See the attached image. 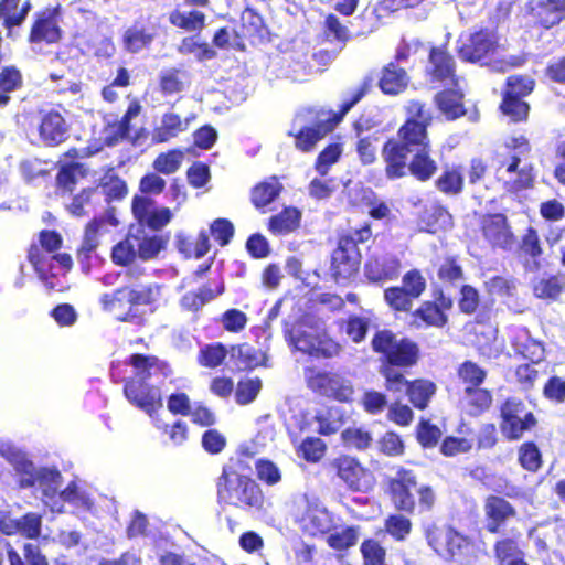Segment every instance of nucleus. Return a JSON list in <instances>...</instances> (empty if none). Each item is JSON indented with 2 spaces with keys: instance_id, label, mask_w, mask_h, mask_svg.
Masks as SVG:
<instances>
[{
  "instance_id": "nucleus-35",
  "label": "nucleus",
  "mask_w": 565,
  "mask_h": 565,
  "mask_svg": "<svg viewBox=\"0 0 565 565\" xmlns=\"http://www.w3.org/2000/svg\"><path fill=\"white\" fill-rule=\"evenodd\" d=\"M418 358V347L408 339L398 340L391 353L387 355L386 363L397 366H411L416 363Z\"/></svg>"
},
{
  "instance_id": "nucleus-45",
  "label": "nucleus",
  "mask_w": 565,
  "mask_h": 565,
  "mask_svg": "<svg viewBox=\"0 0 565 565\" xmlns=\"http://www.w3.org/2000/svg\"><path fill=\"white\" fill-rule=\"evenodd\" d=\"M457 375L463 387H475L483 384L487 371L472 361H465L459 365Z\"/></svg>"
},
{
  "instance_id": "nucleus-31",
  "label": "nucleus",
  "mask_w": 565,
  "mask_h": 565,
  "mask_svg": "<svg viewBox=\"0 0 565 565\" xmlns=\"http://www.w3.org/2000/svg\"><path fill=\"white\" fill-rule=\"evenodd\" d=\"M60 38L61 29L58 26L56 14L54 12H49L39 17L34 22L30 34V42L32 44H39L42 42L55 43Z\"/></svg>"
},
{
  "instance_id": "nucleus-7",
  "label": "nucleus",
  "mask_w": 565,
  "mask_h": 565,
  "mask_svg": "<svg viewBox=\"0 0 565 565\" xmlns=\"http://www.w3.org/2000/svg\"><path fill=\"white\" fill-rule=\"evenodd\" d=\"M534 88V81L530 76L512 75L507 79V89L501 103L502 113L512 121H522L527 118L530 106L522 100Z\"/></svg>"
},
{
  "instance_id": "nucleus-48",
  "label": "nucleus",
  "mask_w": 565,
  "mask_h": 565,
  "mask_svg": "<svg viewBox=\"0 0 565 565\" xmlns=\"http://www.w3.org/2000/svg\"><path fill=\"white\" fill-rule=\"evenodd\" d=\"M152 41V34L143 26L132 25L124 34V45L127 51L137 53L149 45Z\"/></svg>"
},
{
  "instance_id": "nucleus-10",
  "label": "nucleus",
  "mask_w": 565,
  "mask_h": 565,
  "mask_svg": "<svg viewBox=\"0 0 565 565\" xmlns=\"http://www.w3.org/2000/svg\"><path fill=\"white\" fill-rule=\"evenodd\" d=\"M498 36L493 30L481 29L469 35H461L458 40V55L461 60L471 63H483L497 51Z\"/></svg>"
},
{
  "instance_id": "nucleus-24",
  "label": "nucleus",
  "mask_w": 565,
  "mask_h": 565,
  "mask_svg": "<svg viewBox=\"0 0 565 565\" xmlns=\"http://www.w3.org/2000/svg\"><path fill=\"white\" fill-rule=\"evenodd\" d=\"M34 487L42 491L43 502L50 505L53 512H62L63 504L58 502L50 503L61 491L62 475L56 468L40 467L34 478Z\"/></svg>"
},
{
  "instance_id": "nucleus-13",
  "label": "nucleus",
  "mask_w": 565,
  "mask_h": 565,
  "mask_svg": "<svg viewBox=\"0 0 565 565\" xmlns=\"http://www.w3.org/2000/svg\"><path fill=\"white\" fill-rule=\"evenodd\" d=\"M361 254L352 241L340 238L332 254L331 271L338 282L345 281L359 270Z\"/></svg>"
},
{
  "instance_id": "nucleus-34",
  "label": "nucleus",
  "mask_w": 565,
  "mask_h": 565,
  "mask_svg": "<svg viewBox=\"0 0 565 565\" xmlns=\"http://www.w3.org/2000/svg\"><path fill=\"white\" fill-rule=\"evenodd\" d=\"M224 291L223 285H215L213 288L210 284L200 287L195 291H189L181 298V306L189 311H198L205 303L213 300L216 296Z\"/></svg>"
},
{
  "instance_id": "nucleus-38",
  "label": "nucleus",
  "mask_w": 565,
  "mask_h": 565,
  "mask_svg": "<svg viewBox=\"0 0 565 565\" xmlns=\"http://www.w3.org/2000/svg\"><path fill=\"white\" fill-rule=\"evenodd\" d=\"M97 203H99L98 193L95 189L88 188L72 196L71 202H65V206L72 215L83 216L93 212Z\"/></svg>"
},
{
  "instance_id": "nucleus-4",
  "label": "nucleus",
  "mask_w": 565,
  "mask_h": 565,
  "mask_svg": "<svg viewBox=\"0 0 565 565\" xmlns=\"http://www.w3.org/2000/svg\"><path fill=\"white\" fill-rule=\"evenodd\" d=\"M397 139H390L383 147L382 156L386 163L388 179H397L405 175L407 170V157L414 152V145H422V129L414 124H404Z\"/></svg>"
},
{
  "instance_id": "nucleus-19",
  "label": "nucleus",
  "mask_w": 565,
  "mask_h": 565,
  "mask_svg": "<svg viewBox=\"0 0 565 565\" xmlns=\"http://www.w3.org/2000/svg\"><path fill=\"white\" fill-rule=\"evenodd\" d=\"M481 228L483 237L492 247L509 250L515 245V238L508 225L507 217L501 213L483 216Z\"/></svg>"
},
{
  "instance_id": "nucleus-23",
  "label": "nucleus",
  "mask_w": 565,
  "mask_h": 565,
  "mask_svg": "<svg viewBox=\"0 0 565 565\" xmlns=\"http://www.w3.org/2000/svg\"><path fill=\"white\" fill-rule=\"evenodd\" d=\"M486 529L490 533H498L511 519L515 518L516 510L510 502L498 495H490L484 503Z\"/></svg>"
},
{
  "instance_id": "nucleus-33",
  "label": "nucleus",
  "mask_w": 565,
  "mask_h": 565,
  "mask_svg": "<svg viewBox=\"0 0 565 565\" xmlns=\"http://www.w3.org/2000/svg\"><path fill=\"white\" fill-rule=\"evenodd\" d=\"M420 225L429 233H436L439 230L451 227L452 217L450 213L440 204L430 203L425 206L419 216Z\"/></svg>"
},
{
  "instance_id": "nucleus-61",
  "label": "nucleus",
  "mask_w": 565,
  "mask_h": 565,
  "mask_svg": "<svg viewBox=\"0 0 565 565\" xmlns=\"http://www.w3.org/2000/svg\"><path fill=\"white\" fill-rule=\"evenodd\" d=\"M18 534L34 540L38 539L42 530V516L38 513L29 512L19 519Z\"/></svg>"
},
{
  "instance_id": "nucleus-43",
  "label": "nucleus",
  "mask_w": 565,
  "mask_h": 565,
  "mask_svg": "<svg viewBox=\"0 0 565 565\" xmlns=\"http://www.w3.org/2000/svg\"><path fill=\"white\" fill-rule=\"evenodd\" d=\"M281 184L276 178H271L256 185L252 192V201L256 207H265L270 204L279 195Z\"/></svg>"
},
{
  "instance_id": "nucleus-50",
  "label": "nucleus",
  "mask_w": 565,
  "mask_h": 565,
  "mask_svg": "<svg viewBox=\"0 0 565 565\" xmlns=\"http://www.w3.org/2000/svg\"><path fill=\"white\" fill-rule=\"evenodd\" d=\"M94 189L98 193V202L104 200L106 203H110L124 199L127 194V185L119 178H111L109 182L102 183Z\"/></svg>"
},
{
  "instance_id": "nucleus-27",
  "label": "nucleus",
  "mask_w": 565,
  "mask_h": 565,
  "mask_svg": "<svg viewBox=\"0 0 565 565\" xmlns=\"http://www.w3.org/2000/svg\"><path fill=\"white\" fill-rule=\"evenodd\" d=\"M532 14L541 26L551 29L565 18V0H536Z\"/></svg>"
},
{
  "instance_id": "nucleus-21",
  "label": "nucleus",
  "mask_w": 565,
  "mask_h": 565,
  "mask_svg": "<svg viewBox=\"0 0 565 565\" xmlns=\"http://www.w3.org/2000/svg\"><path fill=\"white\" fill-rule=\"evenodd\" d=\"M194 119V114L182 117L171 108L162 114L158 126L153 129L152 140L157 143L167 142L186 131Z\"/></svg>"
},
{
  "instance_id": "nucleus-64",
  "label": "nucleus",
  "mask_w": 565,
  "mask_h": 565,
  "mask_svg": "<svg viewBox=\"0 0 565 565\" xmlns=\"http://www.w3.org/2000/svg\"><path fill=\"white\" fill-rule=\"evenodd\" d=\"M403 288L411 297L417 299L426 289V279L418 269L407 271L402 279Z\"/></svg>"
},
{
  "instance_id": "nucleus-32",
  "label": "nucleus",
  "mask_w": 565,
  "mask_h": 565,
  "mask_svg": "<svg viewBox=\"0 0 565 565\" xmlns=\"http://www.w3.org/2000/svg\"><path fill=\"white\" fill-rule=\"evenodd\" d=\"M492 403L490 391L481 386L463 387L460 404L471 416H479L484 413Z\"/></svg>"
},
{
  "instance_id": "nucleus-22",
  "label": "nucleus",
  "mask_w": 565,
  "mask_h": 565,
  "mask_svg": "<svg viewBox=\"0 0 565 565\" xmlns=\"http://www.w3.org/2000/svg\"><path fill=\"white\" fill-rule=\"evenodd\" d=\"M117 225L118 221L110 213H106L100 217H94L86 225L83 243L78 249V257L82 260L89 259L92 253L99 245L100 236L109 232V226L116 227Z\"/></svg>"
},
{
  "instance_id": "nucleus-49",
  "label": "nucleus",
  "mask_w": 565,
  "mask_h": 565,
  "mask_svg": "<svg viewBox=\"0 0 565 565\" xmlns=\"http://www.w3.org/2000/svg\"><path fill=\"white\" fill-rule=\"evenodd\" d=\"M184 159V152L179 149L160 153L153 161V168L157 172L172 174L179 170Z\"/></svg>"
},
{
  "instance_id": "nucleus-8",
  "label": "nucleus",
  "mask_w": 565,
  "mask_h": 565,
  "mask_svg": "<svg viewBox=\"0 0 565 565\" xmlns=\"http://www.w3.org/2000/svg\"><path fill=\"white\" fill-rule=\"evenodd\" d=\"M428 542L435 552L446 559L469 563L475 557V544L451 527L437 536H429Z\"/></svg>"
},
{
  "instance_id": "nucleus-51",
  "label": "nucleus",
  "mask_w": 565,
  "mask_h": 565,
  "mask_svg": "<svg viewBox=\"0 0 565 565\" xmlns=\"http://www.w3.org/2000/svg\"><path fill=\"white\" fill-rule=\"evenodd\" d=\"M136 238L130 233L126 239L119 242L113 247L111 258L117 265H128L138 257L135 245Z\"/></svg>"
},
{
  "instance_id": "nucleus-28",
  "label": "nucleus",
  "mask_w": 565,
  "mask_h": 565,
  "mask_svg": "<svg viewBox=\"0 0 565 565\" xmlns=\"http://www.w3.org/2000/svg\"><path fill=\"white\" fill-rule=\"evenodd\" d=\"M409 77L404 67L390 62L382 70L379 87L385 95H398L406 89Z\"/></svg>"
},
{
  "instance_id": "nucleus-29",
  "label": "nucleus",
  "mask_w": 565,
  "mask_h": 565,
  "mask_svg": "<svg viewBox=\"0 0 565 565\" xmlns=\"http://www.w3.org/2000/svg\"><path fill=\"white\" fill-rule=\"evenodd\" d=\"M132 235L136 238L137 255L142 260L156 258L166 248L169 241L168 236L156 233L149 234L143 228H138Z\"/></svg>"
},
{
  "instance_id": "nucleus-2",
  "label": "nucleus",
  "mask_w": 565,
  "mask_h": 565,
  "mask_svg": "<svg viewBox=\"0 0 565 565\" xmlns=\"http://www.w3.org/2000/svg\"><path fill=\"white\" fill-rule=\"evenodd\" d=\"M530 151V145L525 137L512 138L497 152L498 180L504 183L508 191L518 192L531 185L533 180L532 168L523 162L521 156Z\"/></svg>"
},
{
  "instance_id": "nucleus-54",
  "label": "nucleus",
  "mask_w": 565,
  "mask_h": 565,
  "mask_svg": "<svg viewBox=\"0 0 565 565\" xmlns=\"http://www.w3.org/2000/svg\"><path fill=\"white\" fill-rule=\"evenodd\" d=\"M262 388V381L258 377L244 379L237 384L235 392V399L239 405H246L252 403Z\"/></svg>"
},
{
  "instance_id": "nucleus-47",
  "label": "nucleus",
  "mask_w": 565,
  "mask_h": 565,
  "mask_svg": "<svg viewBox=\"0 0 565 565\" xmlns=\"http://www.w3.org/2000/svg\"><path fill=\"white\" fill-rule=\"evenodd\" d=\"M408 119L405 124H414L422 129L423 140L427 139V127L431 122V114L419 100H411L406 106Z\"/></svg>"
},
{
  "instance_id": "nucleus-3",
  "label": "nucleus",
  "mask_w": 565,
  "mask_h": 565,
  "mask_svg": "<svg viewBox=\"0 0 565 565\" xmlns=\"http://www.w3.org/2000/svg\"><path fill=\"white\" fill-rule=\"evenodd\" d=\"M220 502L243 509H260L264 497L259 486L231 467H224L217 482Z\"/></svg>"
},
{
  "instance_id": "nucleus-62",
  "label": "nucleus",
  "mask_w": 565,
  "mask_h": 565,
  "mask_svg": "<svg viewBox=\"0 0 565 565\" xmlns=\"http://www.w3.org/2000/svg\"><path fill=\"white\" fill-rule=\"evenodd\" d=\"M486 289L493 296L512 297L516 290V284L512 278L494 276L486 281Z\"/></svg>"
},
{
  "instance_id": "nucleus-63",
  "label": "nucleus",
  "mask_w": 565,
  "mask_h": 565,
  "mask_svg": "<svg viewBox=\"0 0 565 565\" xmlns=\"http://www.w3.org/2000/svg\"><path fill=\"white\" fill-rule=\"evenodd\" d=\"M359 540V529L349 526L329 535L328 544L335 550H344L355 545Z\"/></svg>"
},
{
  "instance_id": "nucleus-25",
  "label": "nucleus",
  "mask_w": 565,
  "mask_h": 565,
  "mask_svg": "<svg viewBox=\"0 0 565 565\" xmlns=\"http://www.w3.org/2000/svg\"><path fill=\"white\" fill-rule=\"evenodd\" d=\"M427 72L434 82L457 85L455 61L449 53L440 47L431 49Z\"/></svg>"
},
{
  "instance_id": "nucleus-55",
  "label": "nucleus",
  "mask_w": 565,
  "mask_h": 565,
  "mask_svg": "<svg viewBox=\"0 0 565 565\" xmlns=\"http://www.w3.org/2000/svg\"><path fill=\"white\" fill-rule=\"evenodd\" d=\"M387 305L397 311H409L413 307V297L403 287H391L384 291Z\"/></svg>"
},
{
  "instance_id": "nucleus-20",
  "label": "nucleus",
  "mask_w": 565,
  "mask_h": 565,
  "mask_svg": "<svg viewBox=\"0 0 565 565\" xmlns=\"http://www.w3.org/2000/svg\"><path fill=\"white\" fill-rule=\"evenodd\" d=\"M39 135L45 146L55 147L63 143L68 138V125L64 116L54 109L42 111Z\"/></svg>"
},
{
  "instance_id": "nucleus-26",
  "label": "nucleus",
  "mask_w": 565,
  "mask_h": 565,
  "mask_svg": "<svg viewBox=\"0 0 565 565\" xmlns=\"http://www.w3.org/2000/svg\"><path fill=\"white\" fill-rule=\"evenodd\" d=\"M128 291H124L130 297V306L139 308L149 307V312L153 313L160 306L163 286L157 282L147 285L127 286Z\"/></svg>"
},
{
  "instance_id": "nucleus-44",
  "label": "nucleus",
  "mask_w": 565,
  "mask_h": 565,
  "mask_svg": "<svg viewBox=\"0 0 565 565\" xmlns=\"http://www.w3.org/2000/svg\"><path fill=\"white\" fill-rule=\"evenodd\" d=\"M565 280L559 276L542 277L534 281L533 291L537 298L555 300L563 291Z\"/></svg>"
},
{
  "instance_id": "nucleus-11",
  "label": "nucleus",
  "mask_w": 565,
  "mask_h": 565,
  "mask_svg": "<svg viewBox=\"0 0 565 565\" xmlns=\"http://www.w3.org/2000/svg\"><path fill=\"white\" fill-rule=\"evenodd\" d=\"M332 468L351 491L365 493L374 486L372 472L362 467L353 457L341 456L335 458L332 462Z\"/></svg>"
},
{
  "instance_id": "nucleus-57",
  "label": "nucleus",
  "mask_w": 565,
  "mask_h": 565,
  "mask_svg": "<svg viewBox=\"0 0 565 565\" xmlns=\"http://www.w3.org/2000/svg\"><path fill=\"white\" fill-rule=\"evenodd\" d=\"M226 349L221 343L206 344L201 348L199 363L206 367L218 366L226 356Z\"/></svg>"
},
{
  "instance_id": "nucleus-15",
  "label": "nucleus",
  "mask_w": 565,
  "mask_h": 565,
  "mask_svg": "<svg viewBox=\"0 0 565 565\" xmlns=\"http://www.w3.org/2000/svg\"><path fill=\"white\" fill-rule=\"evenodd\" d=\"M124 291H128L127 286L116 289L113 294H104L100 297L103 309L114 315L119 321L141 324L146 311L130 306V297L124 295Z\"/></svg>"
},
{
  "instance_id": "nucleus-56",
  "label": "nucleus",
  "mask_w": 565,
  "mask_h": 565,
  "mask_svg": "<svg viewBox=\"0 0 565 565\" xmlns=\"http://www.w3.org/2000/svg\"><path fill=\"white\" fill-rule=\"evenodd\" d=\"M170 21L175 26L188 31H195L203 26L204 14L199 11L180 12L175 11L170 15Z\"/></svg>"
},
{
  "instance_id": "nucleus-46",
  "label": "nucleus",
  "mask_w": 565,
  "mask_h": 565,
  "mask_svg": "<svg viewBox=\"0 0 565 565\" xmlns=\"http://www.w3.org/2000/svg\"><path fill=\"white\" fill-rule=\"evenodd\" d=\"M318 431L328 436L337 433L343 425V412L339 407H331L317 416Z\"/></svg>"
},
{
  "instance_id": "nucleus-18",
  "label": "nucleus",
  "mask_w": 565,
  "mask_h": 565,
  "mask_svg": "<svg viewBox=\"0 0 565 565\" xmlns=\"http://www.w3.org/2000/svg\"><path fill=\"white\" fill-rule=\"evenodd\" d=\"M308 383L311 390L339 402H348L353 395L351 381L335 373H317Z\"/></svg>"
},
{
  "instance_id": "nucleus-41",
  "label": "nucleus",
  "mask_w": 565,
  "mask_h": 565,
  "mask_svg": "<svg viewBox=\"0 0 565 565\" xmlns=\"http://www.w3.org/2000/svg\"><path fill=\"white\" fill-rule=\"evenodd\" d=\"M61 502H67L77 509L88 511L94 505V500L90 494L81 488L75 481H72L58 494Z\"/></svg>"
},
{
  "instance_id": "nucleus-60",
  "label": "nucleus",
  "mask_w": 565,
  "mask_h": 565,
  "mask_svg": "<svg viewBox=\"0 0 565 565\" xmlns=\"http://www.w3.org/2000/svg\"><path fill=\"white\" fill-rule=\"evenodd\" d=\"M342 153L339 143H331L326 147L318 156L315 168L320 175H326L330 167L335 163Z\"/></svg>"
},
{
  "instance_id": "nucleus-6",
  "label": "nucleus",
  "mask_w": 565,
  "mask_h": 565,
  "mask_svg": "<svg viewBox=\"0 0 565 565\" xmlns=\"http://www.w3.org/2000/svg\"><path fill=\"white\" fill-rule=\"evenodd\" d=\"M290 345L316 359H329L338 355L340 345L326 333L312 327L299 326L286 332Z\"/></svg>"
},
{
  "instance_id": "nucleus-12",
  "label": "nucleus",
  "mask_w": 565,
  "mask_h": 565,
  "mask_svg": "<svg viewBox=\"0 0 565 565\" xmlns=\"http://www.w3.org/2000/svg\"><path fill=\"white\" fill-rule=\"evenodd\" d=\"M388 490L394 507L407 513L415 509L414 493L417 490L416 475L408 469L399 468L388 480Z\"/></svg>"
},
{
  "instance_id": "nucleus-17",
  "label": "nucleus",
  "mask_w": 565,
  "mask_h": 565,
  "mask_svg": "<svg viewBox=\"0 0 565 565\" xmlns=\"http://www.w3.org/2000/svg\"><path fill=\"white\" fill-rule=\"evenodd\" d=\"M401 260L392 253L373 252L364 265L365 277L376 284H384L398 277Z\"/></svg>"
},
{
  "instance_id": "nucleus-40",
  "label": "nucleus",
  "mask_w": 565,
  "mask_h": 565,
  "mask_svg": "<svg viewBox=\"0 0 565 565\" xmlns=\"http://www.w3.org/2000/svg\"><path fill=\"white\" fill-rule=\"evenodd\" d=\"M405 391L408 394L411 403L415 407L424 409L427 407L430 398L435 394L436 386L430 381L417 380L409 383Z\"/></svg>"
},
{
  "instance_id": "nucleus-30",
  "label": "nucleus",
  "mask_w": 565,
  "mask_h": 565,
  "mask_svg": "<svg viewBox=\"0 0 565 565\" xmlns=\"http://www.w3.org/2000/svg\"><path fill=\"white\" fill-rule=\"evenodd\" d=\"M420 142L422 145H414V158L408 164V170L418 180L426 181L437 171V164L429 157L428 138Z\"/></svg>"
},
{
  "instance_id": "nucleus-36",
  "label": "nucleus",
  "mask_w": 565,
  "mask_h": 565,
  "mask_svg": "<svg viewBox=\"0 0 565 565\" xmlns=\"http://www.w3.org/2000/svg\"><path fill=\"white\" fill-rule=\"evenodd\" d=\"M301 213L295 207H286L269 220V231L275 235L294 232L300 224Z\"/></svg>"
},
{
  "instance_id": "nucleus-59",
  "label": "nucleus",
  "mask_w": 565,
  "mask_h": 565,
  "mask_svg": "<svg viewBox=\"0 0 565 565\" xmlns=\"http://www.w3.org/2000/svg\"><path fill=\"white\" fill-rule=\"evenodd\" d=\"M495 557L501 565H509L523 555L518 543L512 539L497 542L494 546Z\"/></svg>"
},
{
  "instance_id": "nucleus-37",
  "label": "nucleus",
  "mask_w": 565,
  "mask_h": 565,
  "mask_svg": "<svg viewBox=\"0 0 565 565\" xmlns=\"http://www.w3.org/2000/svg\"><path fill=\"white\" fill-rule=\"evenodd\" d=\"M461 100L462 94L456 89H447L436 95L439 110L450 120L465 114Z\"/></svg>"
},
{
  "instance_id": "nucleus-58",
  "label": "nucleus",
  "mask_w": 565,
  "mask_h": 565,
  "mask_svg": "<svg viewBox=\"0 0 565 565\" xmlns=\"http://www.w3.org/2000/svg\"><path fill=\"white\" fill-rule=\"evenodd\" d=\"M385 530L397 541H404L412 530V522L402 514L390 515L385 520Z\"/></svg>"
},
{
  "instance_id": "nucleus-5",
  "label": "nucleus",
  "mask_w": 565,
  "mask_h": 565,
  "mask_svg": "<svg viewBox=\"0 0 565 565\" xmlns=\"http://www.w3.org/2000/svg\"><path fill=\"white\" fill-rule=\"evenodd\" d=\"M335 124L337 121L331 120L324 114L306 109L295 116L289 136L295 138V146L298 150L309 152L333 129Z\"/></svg>"
},
{
  "instance_id": "nucleus-53",
  "label": "nucleus",
  "mask_w": 565,
  "mask_h": 565,
  "mask_svg": "<svg viewBox=\"0 0 565 565\" xmlns=\"http://www.w3.org/2000/svg\"><path fill=\"white\" fill-rule=\"evenodd\" d=\"M241 28L244 36H262L265 29L263 18L253 9L246 8L241 14Z\"/></svg>"
},
{
  "instance_id": "nucleus-1",
  "label": "nucleus",
  "mask_w": 565,
  "mask_h": 565,
  "mask_svg": "<svg viewBox=\"0 0 565 565\" xmlns=\"http://www.w3.org/2000/svg\"><path fill=\"white\" fill-rule=\"evenodd\" d=\"M129 363L134 367L124 386L128 402L145 412L157 428H160L158 411L162 408L160 385L171 375L170 366L152 355L132 354Z\"/></svg>"
},
{
  "instance_id": "nucleus-42",
  "label": "nucleus",
  "mask_w": 565,
  "mask_h": 565,
  "mask_svg": "<svg viewBox=\"0 0 565 565\" xmlns=\"http://www.w3.org/2000/svg\"><path fill=\"white\" fill-rule=\"evenodd\" d=\"M413 317L415 319L414 323L417 327H420V324L417 323V319L422 320L426 326L437 328L444 327L447 322L445 312L440 310L439 306L431 301L423 302L422 306L414 311Z\"/></svg>"
},
{
  "instance_id": "nucleus-39",
  "label": "nucleus",
  "mask_w": 565,
  "mask_h": 565,
  "mask_svg": "<svg viewBox=\"0 0 565 565\" xmlns=\"http://www.w3.org/2000/svg\"><path fill=\"white\" fill-rule=\"evenodd\" d=\"M19 2L20 0L0 1V19L7 28L21 24L30 10L29 1H25L21 8L18 7Z\"/></svg>"
},
{
  "instance_id": "nucleus-14",
  "label": "nucleus",
  "mask_w": 565,
  "mask_h": 565,
  "mask_svg": "<svg viewBox=\"0 0 565 565\" xmlns=\"http://www.w3.org/2000/svg\"><path fill=\"white\" fill-rule=\"evenodd\" d=\"M0 456L13 467L20 488L29 489L34 487V478L40 467H35L25 452L12 443L0 439Z\"/></svg>"
},
{
  "instance_id": "nucleus-16",
  "label": "nucleus",
  "mask_w": 565,
  "mask_h": 565,
  "mask_svg": "<svg viewBox=\"0 0 565 565\" xmlns=\"http://www.w3.org/2000/svg\"><path fill=\"white\" fill-rule=\"evenodd\" d=\"M301 530L316 536L327 534L335 527L333 514L318 500H307L306 509L299 519Z\"/></svg>"
},
{
  "instance_id": "nucleus-52",
  "label": "nucleus",
  "mask_w": 565,
  "mask_h": 565,
  "mask_svg": "<svg viewBox=\"0 0 565 565\" xmlns=\"http://www.w3.org/2000/svg\"><path fill=\"white\" fill-rule=\"evenodd\" d=\"M79 177H83V167L79 163L63 166L56 177L60 190L72 193Z\"/></svg>"
},
{
  "instance_id": "nucleus-9",
  "label": "nucleus",
  "mask_w": 565,
  "mask_h": 565,
  "mask_svg": "<svg viewBox=\"0 0 565 565\" xmlns=\"http://www.w3.org/2000/svg\"><path fill=\"white\" fill-rule=\"evenodd\" d=\"M501 431L508 439H519L535 426L536 419L526 405L516 397H509L500 408Z\"/></svg>"
}]
</instances>
